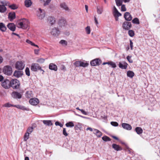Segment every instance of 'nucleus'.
Listing matches in <instances>:
<instances>
[{"mask_svg": "<svg viewBox=\"0 0 160 160\" xmlns=\"http://www.w3.org/2000/svg\"><path fill=\"white\" fill-rule=\"evenodd\" d=\"M115 10V12L114 13V14L115 17L117 16V17H119L122 15V14L118 12L117 9H116Z\"/></svg>", "mask_w": 160, "mask_h": 160, "instance_id": "39", "label": "nucleus"}, {"mask_svg": "<svg viewBox=\"0 0 160 160\" xmlns=\"http://www.w3.org/2000/svg\"><path fill=\"white\" fill-rule=\"evenodd\" d=\"M80 111L84 115H87V113L86 112L84 111L83 109H81L80 110Z\"/></svg>", "mask_w": 160, "mask_h": 160, "instance_id": "60", "label": "nucleus"}, {"mask_svg": "<svg viewBox=\"0 0 160 160\" xmlns=\"http://www.w3.org/2000/svg\"><path fill=\"white\" fill-rule=\"evenodd\" d=\"M8 18L11 21H12L15 18V12H10L8 14Z\"/></svg>", "mask_w": 160, "mask_h": 160, "instance_id": "24", "label": "nucleus"}, {"mask_svg": "<svg viewBox=\"0 0 160 160\" xmlns=\"http://www.w3.org/2000/svg\"><path fill=\"white\" fill-rule=\"evenodd\" d=\"M33 130V128L32 127H29L28 128L27 130V132H30V133L32 132Z\"/></svg>", "mask_w": 160, "mask_h": 160, "instance_id": "56", "label": "nucleus"}, {"mask_svg": "<svg viewBox=\"0 0 160 160\" xmlns=\"http://www.w3.org/2000/svg\"><path fill=\"white\" fill-rule=\"evenodd\" d=\"M50 33L53 36L57 37L60 34V31L58 28L54 27L52 29Z\"/></svg>", "mask_w": 160, "mask_h": 160, "instance_id": "9", "label": "nucleus"}, {"mask_svg": "<svg viewBox=\"0 0 160 160\" xmlns=\"http://www.w3.org/2000/svg\"><path fill=\"white\" fill-rule=\"evenodd\" d=\"M112 148L117 151H121L122 150V148L116 144L114 143L112 144Z\"/></svg>", "mask_w": 160, "mask_h": 160, "instance_id": "20", "label": "nucleus"}, {"mask_svg": "<svg viewBox=\"0 0 160 160\" xmlns=\"http://www.w3.org/2000/svg\"><path fill=\"white\" fill-rule=\"evenodd\" d=\"M24 3L26 7H29L31 5L32 2L31 0H25Z\"/></svg>", "mask_w": 160, "mask_h": 160, "instance_id": "28", "label": "nucleus"}, {"mask_svg": "<svg viewBox=\"0 0 160 160\" xmlns=\"http://www.w3.org/2000/svg\"><path fill=\"white\" fill-rule=\"evenodd\" d=\"M25 64L22 61H17L15 64V68L19 70H22L24 68Z\"/></svg>", "mask_w": 160, "mask_h": 160, "instance_id": "6", "label": "nucleus"}, {"mask_svg": "<svg viewBox=\"0 0 160 160\" xmlns=\"http://www.w3.org/2000/svg\"><path fill=\"white\" fill-rule=\"evenodd\" d=\"M48 21L52 25H53L55 23V19L54 18L52 17H50L48 18Z\"/></svg>", "mask_w": 160, "mask_h": 160, "instance_id": "27", "label": "nucleus"}, {"mask_svg": "<svg viewBox=\"0 0 160 160\" xmlns=\"http://www.w3.org/2000/svg\"><path fill=\"white\" fill-rule=\"evenodd\" d=\"M26 42L28 43L31 44L32 46L33 44H34L33 42L28 39L26 40Z\"/></svg>", "mask_w": 160, "mask_h": 160, "instance_id": "57", "label": "nucleus"}, {"mask_svg": "<svg viewBox=\"0 0 160 160\" xmlns=\"http://www.w3.org/2000/svg\"><path fill=\"white\" fill-rule=\"evenodd\" d=\"M60 43L62 45H67V41L64 40H62L60 41Z\"/></svg>", "mask_w": 160, "mask_h": 160, "instance_id": "46", "label": "nucleus"}, {"mask_svg": "<svg viewBox=\"0 0 160 160\" xmlns=\"http://www.w3.org/2000/svg\"><path fill=\"white\" fill-rule=\"evenodd\" d=\"M49 68L50 70H53L55 71L57 70L58 68L57 66L53 63H50L49 65Z\"/></svg>", "mask_w": 160, "mask_h": 160, "instance_id": "19", "label": "nucleus"}, {"mask_svg": "<svg viewBox=\"0 0 160 160\" xmlns=\"http://www.w3.org/2000/svg\"><path fill=\"white\" fill-rule=\"evenodd\" d=\"M23 75L22 72L15 70L14 72L13 76L17 78H19L22 76Z\"/></svg>", "mask_w": 160, "mask_h": 160, "instance_id": "17", "label": "nucleus"}, {"mask_svg": "<svg viewBox=\"0 0 160 160\" xmlns=\"http://www.w3.org/2000/svg\"><path fill=\"white\" fill-rule=\"evenodd\" d=\"M60 6L62 8H63L65 10L67 11H69V8L65 2H62L61 3Z\"/></svg>", "mask_w": 160, "mask_h": 160, "instance_id": "23", "label": "nucleus"}, {"mask_svg": "<svg viewBox=\"0 0 160 160\" xmlns=\"http://www.w3.org/2000/svg\"><path fill=\"white\" fill-rule=\"evenodd\" d=\"M3 77L2 75H0V82L2 81L3 80Z\"/></svg>", "mask_w": 160, "mask_h": 160, "instance_id": "64", "label": "nucleus"}, {"mask_svg": "<svg viewBox=\"0 0 160 160\" xmlns=\"http://www.w3.org/2000/svg\"><path fill=\"white\" fill-rule=\"evenodd\" d=\"M31 69L32 71L34 72L37 71L38 70H39L42 71V74L44 72V71L39 66V65L37 63H33L32 64L31 67Z\"/></svg>", "mask_w": 160, "mask_h": 160, "instance_id": "4", "label": "nucleus"}, {"mask_svg": "<svg viewBox=\"0 0 160 160\" xmlns=\"http://www.w3.org/2000/svg\"><path fill=\"white\" fill-rule=\"evenodd\" d=\"M128 65V63L127 62H119L118 64V66L120 68L124 69H125L127 68Z\"/></svg>", "mask_w": 160, "mask_h": 160, "instance_id": "15", "label": "nucleus"}, {"mask_svg": "<svg viewBox=\"0 0 160 160\" xmlns=\"http://www.w3.org/2000/svg\"><path fill=\"white\" fill-rule=\"evenodd\" d=\"M65 125L67 127H72L74 126V124L72 122H69L66 123Z\"/></svg>", "mask_w": 160, "mask_h": 160, "instance_id": "32", "label": "nucleus"}, {"mask_svg": "<svg viewBox=\"0 0 160 160\" xmlns=\"http://www.w3.org/2000/svg\"><path fill=\"white\" fill-rule=\"evenodd\" d=\"M9 7L13 10L16 9L18 8V7L15 4L9 5Z\"/></svg>", "mask_w": 160, "mask_h": 160, "instance_id": "41", "label": "nucleus"}, {"mask_svg": "<svg viewBox=\"0 0 160 160\" xmlns=\"http://www.w3.org/2000/svg\"><path fill=\"white\" fill-rule=\"evenodd\" d=\"M10 87H12L14 89H18L20 87V83L17 79H12L10 81Z\"/></svg>", "mask_w": 160, "mask_h": 160, "instance_id": "1", "label": "nucleus"}, {"mask_svg": "<svg viewBox=\"0 0 160 160\" xmlns=\"http://www.w3.org/2000/svg\"><path fill=\"white\" fill-rule=\"evenodd\" d=\"M133 42H132V40H130V48H131V50L133 49Z\"/></svg>", "mask_w": 160, "mask_h": 160, "instance_id": "58", "label": "nucleus"}, {"mask_svg": "<svg viewBox=\"0 0 160 160\" xmlns=\"http://www.w3.org/2000/svg\"><path fill=\"white\" fill-rule=\"evenodd\" d=\"M94 131H95L94 133L98 137H100L102 135V133L99 130L97 129H94Z\"/></svg>", "mask_w": 160, "mask_h": 160, "instance_id": "30", "label": "nucleus"}, {"mask_svg": "<svg viewBox=\"0 0 160 160\" xmlns=\"http://www.w3.org/2000/svg\"><path fill=\"white\" fill-rule=\"evenodd\" d=\"M132 22L134 24H139L140 23L139 20L137 18H135L132 21Z\"/></svg>", "mask_w": 160, "mask_h": 160, "instance_id": "34", "label": "nucleus"}, {"mask_svg": "<svg viewBox=\"0 0 160 160\" xmlns=\"http://www.w3.org/2000/svg\"><path fill=\"white\" fill-rule=\"evenodd\" d=\"M55 124L56 126H60V127H62L63 126V125L58 121L56 122Z\"/></svg>", "mask_w": 160, "mask_h": 160, "instance_id": "53", "label": "nucleus"}, {"mask_svg": "<svg viewBox=\"0 0 160 160\" xmlns=\"http://www.w3.org/2000/svg\"><path fill=\"white\" fill-rule=\"evenodd\" d=\"M80 61H76L74 63V65L76 67H80Z\"/></svg>", "mask_w": 160, "mask_h": 160, "instance_id": "43", "label": "nucleus"}, {"mask_svg": "<svg viewBox=\"0 0 160 160\" xmlns=\"http://www.w3.org/2000/svg\"><path fill=\"white\" fill-rule=\"evenodd\" d=\"M63 134L65 136V137H66L68 136V134L67 133L66 129L65 128H63V130L62 131Z\"/></svg>", "mask_w": 160, "mask_h": 160, "instance_id": "48", "label": "nucleus"}, {"mask_svg": "<svg viewBox=\"0 0 160 160\" xmlns=\"http://www.w3.org/2000/svg\"><path fill=\"white\" fill-rule=\"evenodd\" d=\"M97 13L101 14L103 11V7L102 6H98L96 7Z\"/></svg>", "mask_w": 160, "mask_h": 160, "instance_id": "21", "label": "nucleus"}, {"mask_svg": "<svg viewBox=\"0 0 160 160\" xmlns=\"http://www.w3.org/2000/svg\"><path fill=\"white\" fill-rule=\"evenodd\" d=\"M1 3L3 5H5V6H8L9 5V3L8 2H1Z\"/></svg>", "mask_w": 160, "mask_h": 160, "instance_id": "54", "label": "nucleus"}, {"mask_svg": "<svg viewBox=\"0 0 160 160\" xmlns=\"http://www.w3.org/2000/svg\"><path fill=\"white\" fill-rule=\"evenodd\" d=\"M21 109L23 110L29 111V108H26L25 107L22 106L21 108Z\"/></svg>", "mask_w": 160, "mask_h": 160, "instance_id": "55", "label": "nucleus"}, {"mask_svg": "<svg viewBox=\"0 0 160 160\" xmlns=\"http://www.w3.org/2000/svg\"><path fill=\"white\" fill-rule=\"evenodd\" d=\"M23 22H20L18 23L17 27L22 29L26 28L29 22L27 19L25 18H23Z\"/></svg>", "mask_w": 160, "mask_h": 160, "instance_id": "2", "label": "nucleus"}, {"mask_svg": "<svg viewBox=\"0 0 160 160\" xmlns=\"http://www.w3.org/2000/svg\"><path fill=\"white\" fill-rule=\"evenodd\" d=\"M12 97L14 98H22L21 94L17 92H13L12 93Z\"/></svg>", "mask_w": 160, "mask_h": 160, "instance_id": "14", "label": "nucleus"}, {"mask_svg": "<svg viewBox=\"0 0 160 160\" xmlns=\"http://www.w3.org/2000/svg\"><path fill=\"white\" fill-rule=\"evenodd\" d=\"M94 20H95V21L96 24H98V20H97V19L96 16H94Z\"/></svg>", "mask_w": 160, "mask_h": 160, "instance_id": "61", "label": "nucleus"}, {"mask_svg": "<svg viewBox=\"0 0 160 160\" xmlns=\"http://www.w3.org/2000/svg\"><path fill=\"white\" fill-rule=\"evenodd\" d=\"M134 75V73L132 71H128L127 72V75L128 77L130 78H132Z\"/></svg>", "mask_w": 160, "mask_h": 160, "instance_id": "31", "label": "nucleus"}, {"mask_svg": "<svg viewBox=\"0 0 160 160\" xmlns=\"http://www.w3.org/2000/svg\"><path fill=\"white\" fill-rule=\"evenodd\" d=\"M7 27L5 24L2 23H0V30L2 32H5L6 31Z\"/></svg>", "mask_w": 160, "mask_h": 160, "instance_id": "22", "label": "nucleus"}, {"mask_svg": "<svg viewBox=\"0 0 160 160\" xmlns=\"http://www.w3.org/2000/svg\"><path fill=\"white\" fill-rule=\"evenodd\" d=\"M132 26L131 22L126 21L124 22L122 24V28L123 29L128 30L130 29Z\"/></svg>", "mask_w": 160, "mask_h": 160, "instance_id": "7", "label": "nucleus"}, {"mask_svg": "<svg viewBox=\"0 0 160 160\" xmlns=\"http://www.w3.org/2000/svg\"><path fill=\"white\" fill-rule=\"evenodd\" d=\"M39 50V49H35L34 50L35 53L36 54H38Z\"/></svg>", "mask_w": 160, "mask_h": 160, "instance_id": "62", "label": "nucleus"}, {"mask_svg": "<svg viewBox=\"0 0 160 160\" xmlns=\"http://www.w3.org/2000/svg\"><path fill=\"white\" fill-rule=\"evenodd\" d=\"M89 65V63L87 62H84L81 61L80 67H87Z\"/></svg>", "mask_w": 160, "mask_h": 160, "instance_id": "35", "label": "nucleus"}, {"mask_svg": "<svg viewBox=\"0 0 160 160\" xmlns=\"http://www.w3.org/2000/svg\"><path fill=\"white\" fill-rule=\"evenodd\" d=\"M12 34L15 35L16 36H17L19 38H20V36L18 34H17L15 33L12 32Z\"/></svg>", "mask_w": 160, "mask_h": 160, "instance_id": "63", "label": "nucleus"}, {"mask_svg": "<svg viewBox=\"0 0 160 160\" xmlns=\"http://www.w3.org/2000/svg\"><path fill=\"white\" fill-rule=\"evenodd\" d=\"M29 102L32 105H36L39 103V101L38 99L34 98L30 99Z\"/></svg>", "mask_w": 160, "mask_h": 160, "instance_id": "12", "label": "nucleus"}, {"mask_svg": "<svg viewBox=\"0 0 160 160\" xmlns=\"http://www.w3.org/2000/svg\"><path fill=\"white\" fill-rule=\"evenodd\" d=\"M3 72L6 75L8 76L10 75L12 72V68L9 66H5L3 68Z\"/></svg>", "mask_w": 160, "mask_h": 160, "instance_id": "3", "label": "nucleus"}, {"mask_svg": "<svg viewBox=\"0 0 160 160\" xmlns=\"http://www.w3.org/2000/svg\"><path fill=\"white\" fill-rule=\"evenodd\" d=\"M121 11H122L124 12L126 11V9L125 7V5L123 4L121 5Z\"/></svg>", "mask_w": 160, "mask_h": 160, "instance_id": "51", "label": "nucleus"}, {"mask_svg": "<svg viewBox=\"0 0 160 160\" xmlns=\"http://www.w3.org/2000/svg\"><path fill=\"white\" fill-rule=\"evenodd\" d=\"M6 8L5 6V5L2 4V5H0V12L2 13H4L6 11Z\"/></svg>", "mask_w": 160, "mask_h": 160, "instance_id": "25", "label": "nucleus"}, {"mask_svg": "<svg viewBox=\"0 0 160 160\" xmlns=\"http://www.w3.org/2000/svg\"><path fill=\"white\" fill-rule=\"evenodd\" d=\"M102 139L104 141L107 142L111 141V139L109 137L105 136L102 138Z\"/></svg>", "mask_w": 160, "mask_h": 160, "instance_id": "38", "label": "nucleus"}, {"mask_svg": "<svg viewBox=\"0 0 160 160\" xmlns=\"http://www.w3.org/2000/svg\"><path fill=\"white\" fill-rule=\"evenodd\" d=\"M124 17L126 21H129L132 19V16L129 12H126L124 14Z\"/></svg>", "mask_w": 160, "mask_h": 160, "instance_id": "13", "label": "nucleus"}, {"mask_svg": "<svg viewBox=\"0 0 160 160\" xmlns=\"http://www.w3.org/2000/svg\"><path fill=\"white\" fill-rule=\"evenodd\" d=\"M3 106L6 107H14V105L10 104L9 103H7L4 104Z\"/></svg>", "mask_w": 160, "mask_h": 160, "instance_id": "45", "label": "nucleus"}, {"mask_svg": "<svg viewBox=\"0 0 160 160\" xmlns=\"http://www.w3.org/2000/svg\"><path fill=\"white\" fill-rule=\"evenodd\" d=\"M109 65L111 66L112 68H115L116 67V65L115 63L113 62H109Z\"/></svg>", "mask_w": 160, "mask_h": 160, "instance_id": "42", "label": "nucleus"}, {"mask_svg": "<svg viewBox=\"0 0 160 160\" xmlns=\"http://www.w3.org/2000/svg\"><path fill=\"white\" fill-rule=\"evenodd\" d=\"M25 72L26 75H27L28 76H30V72L29 69V68L27 67L25 69Z\"/></svg>", "mask_w": 160, "mask_h": 160, "instance_id": "44", "label": "nucleus"}, {"mask_svg": "<svg viewBox=\"0 0 160 160\" xmlns=\"http://www.w3.org/2000/svg\"><path fill=\"white\" fill-rule=\"evenodd\" d=\"M45 59L43 58H40L37 60V62L40 63H43L44 62Z\"/></svg>", "mask_w": 160, "mask_h": 160, "instance_id": "52", "label": "nucleus"}, {"mask_svg": "<svg viewBox=\"0 0 160 160\" xmlns=\"http://www.w3.org/2000/svg\"><path fill=\"white\" fill-rule=\"evenodd\" d=\"M128 34L131 37H133L134 35V31L132 30H129L128 31Z\"/></svg>", "mask_w": 160, "mask_h": 160, "instance_id": "40", "label": "nucleus"}, {"mask_svg": "<svg viewBox=\"0 0 160 160\" xmlns=\"http://www.w3.org/2000/svg\"><path fill=\"white\" fill-rule=\"evenodd\" d=\"M86 30L87 32V33L88 34H89L90 33V27L89 26H87L86 28Z\"/></svg>", "mask_w": 160, "mask_h": 160, "instance_id": "49", "label": "nucleus"}, {"mask_svg": "<svg viewBox=\"0 0 160 160\" xmlns=\"http://www.w3.org/2000/svg\"><path fill=\"white\" fill-rule=\"evenodd\" d=\"M7 27L11 31H14L16 29V26L13 23H8L7 25Z\"/></svg>", "mask_w": 160, "mask_h": 160, "instance_id": "16", "label": "nucleus"}, {"mask_svg": "<svg viewBox=\"0 0 160 160\" xmlns=\"http://www.w3.org/2000/svg\"><path fill=\"white\" fill-rule=\"evenodd\" d=\"M131 58V56H128L127 57V59L128 61L130 63H132L133 62Z\"/></svg>", "mask_w": 160, "mask_h": 160, "instance_id": "47", "label": "nucleus"}, {"mask_svg": "<svg viewBox=\"0 0 160 160\" xmlns=\"http://www.w3.org/2000/svg\"><path fill=\"white\" fill-rule=\"evenodd\" d=\"M111 124L113 126L116 127L118 126V122H111Z\"/></svg>", "mask_w": 160, "mask_h": 160, "instance_id": "50", "label": "nucleus"}, {"mask_svg": "<svg viewBox=\"0 0 160 160\" xmlns=\"http://www.w3.org/2000/svg\"><path fill=\"white\" fill-rule=\"evenodd\" d=\"M37 16L39 19H42L45 17V11L41 8H39L37 11Z\"/></svg>", "mask_w": 160, "mask_h": 160, "instance_id": "5", "label": "nucleus"}, {"mask_svg": "<svg viewBox=\"0 0 160 160\" xmlns=\"http://www.w3.org/2000/svg\"><path fill=\"white\" fill-rule=\"evenodd\" d=\"M102 62L101 60L99 58H96L92 60L90 62V64L91 66H99Z\"/></svg>", "mask_w": 160, "mask_h": 160, "instance_id": "10", "label": "nucleus"}, {"mask_svg": "<svg viewBox=\"0 0 160 160\" xmlns=\"http://www.w3.org/2000/svg\"><path fill=\"white\" fill-rule=\"evenodd\" d=\"M22 105H14V107H16L20 109H21Z\"/></svg>", "mask_w": 160, "mask_h": 160, "instance_id": "59", "label": "nucleus"}, {"mask_svg": "<svg viewBox=\"0 0 160 160\" xmlns=\"http://www.w3.org/2000/svg\"><path fill=\"white\" fill-rule=\"evenodd\" d=\"M122 127L126 130H129L132 129L131 126L129 124L126 123H122Z\"/></svg>", "mask_w": 160, "mask_h": 160, "instance_id": "18", "label": "nucleus"}, {"mask_svg": "<svg viewBox=\"0 0 160 160\" xmlns=\"http://www.w3.org/2000/svg\"><path fill=\"white\" fill-rule=\"evenodd\" d=\"M31 94L32 93L31 92L27 91L26 93L25 96L27 98H30L32 97L31 95Z\"/></svg>", "mask_w": 160, "mask_h": 160, "instance_id": "36", "label": "nucleus"}, {"mask_svg": "<svg viewBox=\"0 0 160 160\" xmlns=\"http://www.w3.org/2000/svg\"><path fill=\"white\" fill-rule=\"evenodd\" d=\"M30 133L28 132H27L25 133L24 135V141H27V140L29 138V135Z\"/></svg>", "mask_w": 160, "mask_h": 160, "instance_id": "37", "label": "nucleus"}, {"mask_svg": "<svg viewBox=\"0 0 160 160\" xmlns=\"http://www.w3.org/2000/svg\"><path fill=\"white\" fill-rule=\"evenodd\" d=\"M58 25L60 27H62L66 26L67 25V23L64 18H61L59 21Z\"/></svg>", "mask_w": 160, "mask_h": 160, "instance_id": "11", "label": "nucleus"}, {"mask_svg": "<svg viewBox=\"0 0 160 160\" xmlns=\"http://www.w3.org/2000/svg\"><path fill=\"white\" fill-rule=\"evenodd\" d=\"M116 5L118 6H121L122 3L123 1L122 0H115Z\"/></svg>", "mask_w": 160, "mask_h": 160, "instance_id": "33", "label": "nucleus"}, {"mask_svg": "<svg viewBox=\"0 0 160 160\" xmlns=\"http://www.w3.org/2000/svg\"><path fill=\"white\" fill-rule=\"evenodd\" d=\"M135 130L137 133L139 135L142 134L143 132L142 128L139 127H137L135 129Z\"/></svg>", "mask_w": 160, "mask_h": 160, "instance_id": "26", "label": "nucleus"}, {"mask_svg": "<svg viewBox=\"0 0 160 160\" xmlns=\"http://www.w3.org/2000/svg\"><path fill=\"white\" fill-rule=\"evenodd\" d=\"M42 122L45 125L48 126H51L52 124L51 120H44L42 121Z\"/></svg>", "mask_w": 160, "mask_h": 160, "instance_id": "29", "label": "nucleus"}, {"mask_svg": "<svg viewBox=\"0 0 160 160\" xmlns=\"http://www.w3.org/2000/svg\"><path fill=\"white\" fill-rule=\"evenodd\" d=\"M10 81L9 80L5 79L2 82V86L5 89H8L10 88Z\"/></svg>", "mask_w": 160, "mask_h": 160, "instance_id": "8", "label": "nucleus"}]
</instances>
